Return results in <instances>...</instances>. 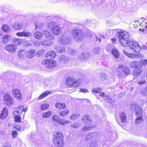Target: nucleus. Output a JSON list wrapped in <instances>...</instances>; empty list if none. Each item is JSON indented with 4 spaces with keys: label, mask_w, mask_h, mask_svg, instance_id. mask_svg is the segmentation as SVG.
<instances>
[{
    "label": "nucleus",
    "mask_w": 147,
    "mask_h": 147,
    "mask_svg": "<svg viewBox=\"0 0 147 147\" xmlns=\"http://www.w3.org/2000/svg\"><path fill=\"white\" fill-rule=\"evenodd\" d=\"M52 41H47V40H44L41 42V44L43 46H49L52 44Z\"/></svg>",
    "instance_id": "nucleus-41"
},
{
    "label": "nucleus",
    "mask_w": 147,
    "mask_h": 147,
    "mask_svg": "<svg viewBox=\"0 0 147 147\" xmlns=\"http://www.w3.org/2000/svg\"><path fill=\"white\" fill-rule=\"evenodd\" d=\"M8 115V111L7 109L5 107H4L0 115V118L1 119H5L7 117Z\"/></svg>",
    "instance_id": "nucleus-19"
},
{
    "label": "nucleus",
    "mask_w": 147,
    "mask_h": 147,
    "mask_svg": "<svg viewBox=\"0 0 147 147\" xmlns=\"http://www.w3.org/2000/svg\"><path fill=\"white\" fill-rule=\"evenodd\" d=\"M71 33L74 39L78 42L83 40L85 37L84 33L80 29H75L72 30Z\"/></svg>",
    "instance_id": "nucleus-3"
},
{
    "label": "nucleus",
    "mask_w": 147,
    "mask_h": 147,
    "mask_svg": "<svg viewBox=\"0 0 147 147\" xmlns=\"http://www.w3.org/2000/svg\"><path fill=\"white\" fill-rule=\"evenodd\" d=\"M48 28L51 30L52 34L55 35H59L60 33L61 28L60 27L57 25L53 22L49 23L48 25Z\"/></svg>",
    "instance_id": "nucleus-7"
},
{
    "label": "nucleus",
    "mask_w": 147,
    "mask_h": 147,
    "mask_svg": "<svg viewBox=\"0 0 147 147\" xmlns=\"http://www.w3.org/2000/svg\"><path fill=\"white\" fill-rule=\"evenodd\" d=\"M94 136L92 133L90 132L87 134L86 137V140L88 141L94 138Z\"/></svg>",
    "instance_id": "nucleus-39"
},
{
    "label": "nucleus",
    "mask_w": 147,
    "mask_h": 147,
    "mask_svg": "<svg viewBox=\"0 0 147 147\" xmlns=\"http://www.w3.org/2000/svg\"><path fill=\"white\" fill-rule=\"evenodd\" d=\"M137 109L135 114L137 117L135 120V123L139 124L142 122L144 121L143 118V111L142 109L140 107H138Z\"/></svg>",
    "instance_id": "nucleus-8"
},
{
    "label": "nucleus",
    "mask_w": 147,
    "mask_h": 147,
    "mask_svg": "<svg viewBox=\"0 0 147 147\" xmlns=\"http://www.w3.org/2000/svg\"><path fill=\"white\" fill-rule=\"evenodd\" d=\"M51 91H46L42 93L38 98V100H41L47 97L48 95L51 94Z\"/></svg>",
    "instance_id": "nucleus-18"
},
{
    "label": "nucleus",
    "mask_w": 147,
    "mask_h": 147,
    "mask_svg": "<svg viewBox=\"0 0 147 147\" xmlns=\"http://www.w3.org/2000/svg\"><path fill=\"white\" fill-rule=\"evenodd\" d=\"M26 52L24 49H20L18 52V55L19 59H24L26 56Z\"/></svg>",
    "instance_id": "nucleus-20"
},
{
    "label": "nucleus",
    "mask_w": 147,
    "mask_h": 147,
    "mask_svg": "<svg viewBox=\"0 0 147 147\" xmlns=\"http://www.w3.org/2000/svg\"><path fill=\"white\" fill-rule=\"evenodd\" d=\"M139 30L140 31L144 32L145 30L143 28H140L139 29Z\"/></svg>",
    "instance_id": "nucleus-56"
},
{
    "label": "nucleus",
    "mask_w": 147,
    "mask_h": 147,
    "mask_svg": "<svg viewBox=\"0 0 147 147\" xmlns=\"http://www.w3.org/2000/svg\"><path fill=\"white\" fill-rule=\"evenodd\" d=\"M62 51H62H62H59V52H60V53H61V52H62Z\"/></svg>",
    "instance_id": "nucleus-59"
},
{
    "label": "nucleus",
    "mask_w": 147,
    "mask_h": 147,
    "mask_svg": "<svg viewBox=\"0 0 147 147\" xmlns=\"http://www.w3.org/2000/svg\"><path fill=\"white\" fill-rule=\"evenodd\" d=\"M49 107V105L47 103L41 104L40 106V109L42 111L47 110Z\"/></svg>",
    "instance_id": "nucleus-35"
},
{
    "label": "nucleus",
    "mask_w": 147,
    "mask_h": 147,
    "mask_svg": "<svg viewBox=\"0 0 147 147\" xmlns=\"http://www.w3.org/2000/svg\"><path fill=\"white\" fill-rule=\"evenodd\" d=\"M80 116L79 113L73 114L69 116V118L71 120H74L78 119Z\"/></svg>",
    "instance_id": "nucleus-36"
},
{
    "label": "nucleus",
    "mask_w": 147,
    "mask_h": 147,
    "mask_svg": "<svg viewBox=\"0 0 147 147\" xmlns=\"http://www.w3.org/2000/svg\"><path fill=\"white\" fill-rule=\"evenodd\" d=\"M144 28L145 29H147V22H145V23Z\"/></svg>",
    "instance_id": "nucleus-57"
},
{
    "label": "nucleus",
    "mask_w": 147,
    "mask_h": 147,
    "mask_svg": "<svg viewBox=\"0 0 147 147\" xmlns=\"http://www.w3.org/2000/svg\"><path fill=\"white\" fill-rule=\"evenodd\" d=\"M41 63L46 68L49 69L55 67L56 65V62L54 60L49 58L44 59Z\"/></svg>",
    "instance_id": "nucleus-6"
},
{
    "label": "nucleus",
    "mask_w": 147,
    "mask_h": 147,
    "mask_svg": "<svg viewBox=\"0 0 147 147\" xmlns=\"http://www.w3.org/2000/svg\"><path fill=\"white\" fill-rule=\"evenodd\" d=\"M55 107L58 110H62L66 108V105L64 103L57 102L55 104Z\"/></svg>",
    "instance_id": "nucleus-17"
},
{
    "label": "nucleus",
    "mask_w": 147,
    "mask_h": 147,
    "mask_svg": "<svg viewBox=\"0 0 147 147\" xmlns=\"http://www.w3.org/2000/svg\"><path fill=\"white\" fill-rule=\"evenodd\" d=\"M142 72V70L140 69H137L134 70L133 74L135 76H138L141 74Z\"/></svg>",
    "instance_id": "nucleus-37"
},
{
    "label": "nucleus",
    "mask_w": 147,
    "mask_h": 147,
    "mask_svg": "<svg viewBox=\"0 0 147 147\" xmlns=\"http://www.w3.org/2000/svg\"><path fill=\"white\" fill-rule=\"evenodd\" d=\"M80 92H83L85 93L86 92H88L89 91L88 90L86 89L85 88H81L79 90Z\"/></svg>",
    "instance_id": "nucleus-49"
},
{
    "label": "nucleus",
    "mask_w": 147,
    "mask_h": 147,
    "mask_svg": "<svg viewBox=\"0 0 147 147\" xmlns=\"http://www.w3.org/2000/svg\"><path fill=\"white\" fill-rule=\"evenodd\" d=\"M139 62L140 63L139 67L141 68L142 67L143 65L147 64V60L141 59L140 60Z\"/></svg>",
    "instance_id": "nucleus-40"
},
{
    "label": "nucleus",
    "mask_w": 147,
    "mask_h": 147,
    "mask_svg": "<svg viewBox=\"0 0 147 147\" xmlns=\"http://www.w3.org/2000/svg\"><path fill=\"white\" fill-rule=\"evenodd\" d=\"M145 20L146 19L144 18H141L140 19V22L142 24L143 22H144Z\"/></svg>",
    "instance_id": "nucleus-53"
},
{
    "label": "nucleus",
    "mask_w": 147,
    "mask_h": 147,
    "mask_svg": "<svg viewBox=\"0 0 147 147\" xmlns=\"http://www.w3.org/2000/svg\"><path fill=\"white\" fill-rule=\"evenodd\" d=\"M27 109L26 108H24L23 106H20L17 108L16 111L14 112L13 113H17L19 115L22 114L23 115V119H24V117L25 113L27 111Z\"/></svg>",
    "instance_id": "nucleus-14"
},
{
    "label": "nucleus",
    "mask_w": 147,
    "mask_h": 147,
    "mask_svg": "<svg viewBox=\"0 0 147 147\" xmlns=\"http://www.w3.org/2000/svg\"><path fill=\"white\" fill-rule=\"evenodd\" d=\"M35 55V50L33 49H30L27 51L26 57L29 58H32Z\"/></svg>",
    "instance_id": "nucleus-23"
},
{
    "label": "nucleus",
    "mask_w": 147,
    "mask_h": 147,
    "mask_svg": "<svg viewBox=\"0 0 147 147\" xmlns=\"http://www.w3.org/2000/svg\"><path fill=\"white\" fill-rule=\"evenodd\" d=\"M80 82L76 80L74 77L70 76L66 78L65 81V85L68 88L72 87H77L80 86Z\"/></svg>",
    "instance_id": "nucleus-4"
},
{
    "label": "nucleus",
    "mask_w": 147,
    "mask_h": 147,
    "mask_svg": "<svg viewBox=\"0 0 147 147\" xmlns=\"http://www.w3.org/2000/svg\"><path fill=\"white\" fill-rule=\"evenodd\" d=\"M52 119L54 122L57 123L59 121V118L58 116L55 115L53 116Z\"/></svg>",
    "instance_id": "nucleus-44"
},
{
    "label": "nucleus",
    "mask_w": 147,
    "mask_h": 147,
    "mask_svg": "<svg viewBox=\"0 0 147 147\" xmlns=\"http://www.w3.org/2000/svg\"><path fill=\"white\" fill-rule=\"evenodd\" d=\"M81 120L83 123L87 124H91L92 122V120L90 119L88 115H84L82 117Z\"/></svg>",
    "instance_id": "nucleus-16"
},
{
    "label": "nucleus",
    "mask_w": 147,
    "mask_h": 147,
    "mask_svg": "<svg viewBox=\"0 0 147 147\" xmlns=\"http://www.w3.org/2000/svg\"><path fill=\"white\" fill-rule=\"evenodd\" d=\"M139 62L137 61L131 62L129 63V66L130 67L133 69L137 68L139 65Z\"/></svg>",
    "instance_id": "nucleus-25"
},
{
    "label": "nucleus",
    "mask_w": 147,
    "mask_h": 147,
    "mask_svg": "<svg viewBox=\"0 0 147 147\" xmlns=\"http://www.w3.org/2000/svg\"><path fill=\"white\" fill-rule=\"evenodd\" d=\"M119 43L123 46H128L135 53H138L141 50L139 44L137 42L129 39L128 33L122 30L117 32Z\"/></svg>",
    "instance_id": "nucleus-1"
},
{
    "label": "nucleus",
    "mask_w": 147,
    "mask_h": 147,
    "mask_svg": "<svg viewBox=\"0 0 147 147\" xmlns=\"http://www.w3.org/2000/svg\"><path fill=\"white\" fill-rule=\"evenodd\" d=\"M136 53V54L134 53H128L125 51H123V53L128 57L131 58H141L143 57V55L142 54L139 53Z\"/></svg>",
    "instance_id": "nucleus-13"
},
{
    "label": "nucleus",
    "mask_w": 147,
    "mask_h": 147,
    "mask_svg": "<svg viewBox=\"0 0 147 147\" xmlns=\"http://www.w3.org/2000/svg\"><path fill=\"white\" fill-rule=\"evenodd\" d=\"M43 34L44 36L48 39L51 40H53L54 37L47 30H44L43 32Z\"/></svg>",
    "instance_id": "nucleus-22"
},
{
    "label": "nucleus",
    "mask_w": 147,
    "mask_h": 147,
    "mask_svg": "<svg viewBox=\"0 0 147 147\" xmlns=\"http://www.w3.org/2000/svg\"><path fill=\"white\" fill-rule=\"evenodd\" d=\"M70 121L69 120H67L64 119H61L59 118L58 123L59 125H63L65 124H68L69 123Z\"/></svg>",
    "instance_id": "nucleus-34"
},
{
    "label": "nucleus",
    "mask_w": 147,
    "mask_h": 147,
    "mask_svg": "<svg viewBox=\"0 0 147 147\" xmlns=\"http://www.w3.org/2000/svg\"><path fill=\"white\" fill-rule=\"evenodd\" d=\"M102 91L101 88H94L92 90V92L96 93H99Z\"/></svg>",
    "instance_id": "nucleus-42"
},
{
    "label": "nucleus",
    "mask_w": 147,
    "mask_h": 147,
    "mask_svg": "<svg viewBox=\"0 0 147 147\" xmlns=\"http://www.w3.org/2000/svg\"><path fill=\"white\" fill-rule=\"evenodd\" d=\"M22 128V127L20 125H16L14 128V129H16L18 131H20L21 130Z\"/></svg>",
    "instance_id": "nucleus-46"
},
{
    "label": "nucleus",
    "mask_w": 147,
    "mask_h": 147,
    "mask_svg": "<svg viewBox=\"0 0 147 147\" xmlns=\"http://www.w3.org/2000/svg\"><path fill=\"white\" fill-rule=\"evenodd\" d=\"M5 103L7 105H12L14 101L12 97L8 93L5 94L3 98Z\"/></svg>",
    "instance_id": "nucleus-12"
},
{
    "label": "nucleus",
    "mask_w": 147,
    "mask_h": 147,
    "mask_svg": "<svg viewBox=\"0 0 147 147\" xmlns=\"http://www.w3.org/2000/svg\"><path fill=\"white\" fill-rule=\"evenodd\" d=\"M16 35L19 37H28L30 35V33L25 31L22 32H19L16 33Z\"/></svg>",
    "instance_id": "nucleus-21"
},
{
    "label": "nucleus",
    "mask_w": 147,
    "mask_h": 147,
    "mask_svg": "<svg viewBox=\"0 0 147 147\" xmlns=\"http://www.w3.org/2000/svg\"><path fill=\"white\" fill-rule=\"evenodd\" d=\"M1 29L4 32H8L10 31V28L7 24H3L1 26Z\"/></svg>",
    "instance_id": "nucleus-27"
},
{
    "label": "nucleus",
    "mask_w": 147,
    "mask_h": 147,
    "mask_svg": "<svg viewBox=\"0 0 147 147\" xmlns=\"http://www.w3.org/2000/svg\"><path fill=\"white\" fill-rule=\"evenodd\" d=\"M69 113V110L65 109L60 111L59 112V115L60 117H64L66 115H68Z\"/></svg>",
    "instance_id": "nucleus-33"
},
{
    "label": "nucleus",
    "mask_w": 147,
    "mask_h": 147,
    "mask_svg": "<svg viewBox=\"0 0 147 147\" xmlns=\"http://www.w3.org/2000/svg\"><path fill=\"white\" fill-rule=\"evenodd\" d=\"M41 63L46 68L49 69L55 67L56 65V62L54 60L49 58L44 59Z\"/></svg>",
    "instance_id": "nucleus-5"
},
{
    "label": "nucleus",
    "mask_w": 147,
    "mask_h": 147,
    "mask_svg": "<svg viewBox=\"0 0 147 147\" xmlns=\"http://www.w3.org/2000/svg\"><path fill=\"white\" fill-rule=\"evenodd\" d=\"M52 142L56 147H63L65 145L64 136L61 131H55L53 133Z\"/></svg>",
    "instance_id": "nucleus-2"
},
{
    "label": "nucleus",
    "mask_w": 147,
    "mask_h": 147,
    "mask_svg": "<svg viewBox=\"0 0 147 147\" xmlns=\"http://www.w3.org/2000/svg\"><path fill=\"white\" fill-rule=\"evenodd\" d=\"M37 27H38V26H37L36 25V28H37Z\"/></svg>",
    "instance_id": "nucleus-60"
},
{
    "label": "nucleus",
    "mask_w": 147,
    "mask_h": 147,
    "mask_svg": "<svg viewBox=\"0 0 147 147\" xmlns=\"http://www.w3.org/2000/svg\"><path fill=\"white\" fill-rule=\"evenodd\" d=\"M93 125H92L89 126H85L81 128V130L82 132H84L90 130L94 128Z\"/></svg>",
    "instance_id": "nucleus-30"
},
{
    "label": "nucleus",
    "mask_w": 147,
    "mask_h": 147,
    "mask_svg": "<svg viewBox=\"0 0 147 147\" xmlns=\"http://www.w3.org/2000/svg\"><path fill=\"white\" fill-rule=\"evenodd\" d=\"M49 57L51 58H54L56 57V55L54 51H50L47 53L45 55L46 57Z\"/></svg>",
    "instance_id": "nucleus-28"
},
{
    "label": "nucleus",
    "mask_w": 147,
    "mask_h": 147,
    "mask_svg": "<svg viewBox=\"0 0 147 147\" xmlns=\"http://www.w3.org/2000/svg\"><path fill=\"white\" fill-rule=\"evenodd\" d=\"M107 102L109 103H112L113 102V100L112 98H108L107 99Z\"/></svg>",
    "instance_id": "nucleus-51"
},
{
    "label": "nucleus",
    "mask_w": 147,
    "mask_h": 147,
    "mask_svg": "<svg viewBox=\"0 0 147 147\" xmlns=\"http://www.w3.org/2000/svg\"><path fill=\"white\" fill-rule=\"evenodd\" d=\"M17 49L16 46L12 44L7 45L5 47V49L10 53L15 52Z\"/></svg>",
    "instance_id": "nucleus-15"
},
{
    "label": "nucleus",
    "mask_w": 147,
    "mask_h": 147,
    "mask_svg": "<svg viewBox=\"0 0 147 147\" xmlns=\"http://www.w3.org/2000/svg\"><path fill=\"white\" fill-rule=\"evenodd\" d=\"M27 46H30V45H27Z\"/></svg>",
    "instance_id": "nucleus-62"
},
{
    "label": "nucleus",
    "mask_w": 147,
    "mask_h": 147,
    "mask_svg": "<svg viewBox=\"0 0 147 147\" xmlns=\"http://www.w3.org/2000/svg\"><path fill=\"white\" fill-rule=\"evenodd\" d=\"M34 37L37 39H41L43 37L42 33L38 31H36L34 34Z\"/></svg>",
    "instance_id": "nucleus-24"
},
{
    "label": "nucleus",
    "mask_w": 147,
    "mask_h": 147,
    "mask_svg": "<svg viewBox=\"0 0 147 147\" xmlns=\"http://www.w3.org/2000/svg\"><path fill=\"white\" fill-rule=\"evenodd\" d=\"M101 40L99 38V42H100V41H101Z\"/></svg>",
    "instance_id": "nucleus-58"
},
{
    "label": "nucleus",
    "mask_w": 147,
    "mask_h": 147,
    "mask_svg": "<svg viewBox=\"0 0 147 147\" xmlns=\"http://www.w3.org/2000/svg\"><path fill=\"white\" fill-rule=\"evenodd\" d=\"M140 47L141 48V50L142 49V50H146L147 49V47L145 45H143L142 46V47Z\"/></svg>",
    "instance_id": "nucleus-52"
},
{
    "label": "nucleus",
    "mask_w": 147,
    "mask_h": 147,
    "mask_svg": "<svg viewBox=\"0 0 147 147\" xmlns=\"http://www.w3.org/2000/svg\"><path fill=\"white\" fill-rule=\"evenodd\" d=\"M22 24L18 22H15L13 25V28L16 30H19L22 27Z\"/></svg>",
    "instance_id": "nucleus-26"
},
{
    "label": "nucleus",
    "mask_w": 147,
    "mask_h": 147,
    "mask_svg": "<svg viewBox=\"0 0 147 147\" xmlns=\"http://www.w3.org/2000/svg\"><path fill=\"white\" fill-rule=\"evenodd\" d=\"M100 95L102 97H104L105 96V93L104 92H102L100 94Z\"/></svg>",
    "instance_id": "nucleus-55"
},
{
    "label": "nucleus",
    "mask_w": 147,
    "mask_h": 147,
    "mask_svg": "<svg viewBox=\"0 0 147 147\" xmlns=\"http://www.w3.org/2000/svg\"><path fill=\"white\" fill-rule=\"evenodd\" d=\"M146 81L145 80L141 81L138 82V84L139 85L143 84L146 83Z\"/></svg>",
    "instance_id": "nucleus-50"
},
{
    "label": "nucleus",
    "mask_w": 147,
    "mask_h": 147,
    "mask_svg": "<svg viewBox=\"0 0 147 147\" xmlns=\"http://www.w3.org/2000/svg\"><path fill=\"white\" fill-rule=\"evenodd\" d=\"M13 115H14L13 118L14 121L16 123H21L22 122L21 117L19 115H17L14 113Z\"/></svg>",
    "instance_id": "nucleus-29"
},
{
    "label": "nucleus",
    "mask_w": 147,
    "mask_h": 147,
    "mask_svg": "<svg viewBox=\"0 0 147 147\" xmlns=\"http://www.w3.org/2000/svg\"><path fill=\"white\" fill-rule=\"evenodd\" d=\"M52 114V112L50 111H48L45 112L42 115V117L43 118H47L50 117Z\"/></svg>",
    "instance_id": "nucleus-38"
},
{
    "label": "nucleus",
    "mask_w": 147,
    "mask_h": 147,
    "mask_svg": "<svg viewBox=\"0 0 147 147\" xmlns=\"http://www.w3.org/2000/svg\"><path fill=\"white\" fill-rule=\"evenodd\" d=\"M111 53L115 58L118 59L119 58L120 54L118 51L116 49H112L111 51Z\"/></svg>",
    "instance_id": "nucleus-32"
},
{
    "label": "nucleus",
    "mask_w": 147,
    "mask_h": 147,
    "mask_svg": "<svg viewBox=\"0 0 147 147\" xmlns=\"http://www.w3.org/2000/svg\"><path fill=\"white\" fill-rule=\"evenodd\" d=\"M11 135L12 137L13 138H15L18 136V132L16 130H13L11 132Z\"/></svg>",
    "instance_id": "nucleus-45"
},
{
    "label": "nucleus",
    "mask_w": 147,
    "mask_h": 147,
    "mask_svg": "<svg viewBox=\"0 0 147 147\" xmlns=\"http://www.w3.org/2000/svg\"><path fill=\"white\" fill-rule=\"evenodd\" d=\"M119 115L120 121L119 120V118L117 119L115 117V118L118 124L119 125L122 126L123 123H125L126 121V115L125 113L121 112L119 113Z\"/></svg>",
    "instance_id": "nucleus-11"
},
{
    "label": "nucleus",
    "mask_w": 147,
    "mask_h": 147,
    "mask_svg": "<svg viewBox=\"0 0 147 147\" xmlns=\"http://www.w3.org/2000/svg\"><path fill=\"white\" fill-rule=\"evenodd\" d=\"M135 24H134V26L135 28H137L140 25V23H139L138 21L136 20L135 22Z\"/></svg>",
    "instance_id": "nucleus-48"
},
{
    "label": "nucleus",
    "mask_w": 147,
    "mask_h": 147,
    "mask_svg": "<svg viewBox=\"0 0 147 147\" xmlns=\"http://www.w3.org/2000/svg\"><path fill=\"white\" fill-rule=\"evenodd\" d=\"M111 41L112 43H115L116 41V39L115 38H112L111 39Z\"/></svg>",
    "instance_id": "nucleus-54"
},
{
    "label": "nucleus",
    "mask_w": 147,
    "mask_h": 147,
    "mask_svg": "<svg viewBox=\"0 0 147 147\" xmlns=\"http://www.w3.org/2000/svg\"><path fill=\"white\" fill-rule=\"evenodd\" d=\"M121 70H122L124 74L126 76H127L130 74V69L127 66L120 65L118 67V68L117 70V72L119 76H121Z\"/></svg>",
    "instance_id": "nucleus-9"
},
{
    "label": "nucleus",
    "mask_w": 147,
    "mask_h": 147,
    "mask_svg": "<svg viewBox=\"0 0 147 147\" xmlns=\"http://www.w3.org/2000/svg\"><path fill=\"white\" fill-rule=\"evenodd\" d=\"M12 93L13 96L19 100H21L23 96L20 90L17 88L13 89L12 91Z\"/></svg>",
    "instance_id": "nucleus-10"
},
{
    "label": "nucleus",
    "mask_w": 147,
    "mask_h": 147,
    "mask_svg": "<svg viewBox=\"0 0 147 147\" xmlns=\"http://www.w3.org/2000/svg\"><path fill=\"white\" fill-rule=\"evenodd\" d=\"M3 147H11V146H8V147H7V146H4Z\"/></svg>",
    "instance_id": "nucleus-61"
},
{
    "label": "nucleus",
    "mask_w": 147,
    "mask_h": 147,
    "mask_svg": "<svg viewBox=\"0 0 147 147\" xmlns=\"http://www.w3.org/2000/svg\"><path fill=\"white\" fill-rule=\"evenodd\" d=\"M13 42L15 44V45H20L23 42V39L22 38L13 39Z\"/></svg>",
    "instance_id": "nucleus-31"
},
{
    "label": "nucleus",
    "mask_w": 147,
    "mask_h": 147,
    "mask_svg": "<svg viewBox=\"0 0 147 147\" xmlns=\"http://www.w3.org/2000/svg\"><path fill=\"white\" fill-rule=\"evenodd\" d=\"M79 125L77 123H74L71 125V127L75 129H77L79 127Z\"/></svg>",
    "instance_id": "nucleus-47"
},
{
    "label": "nucleus",
    "mask_w": 147,
    "mask_h": 147,
    "mask_svg": "<svg viewBox=\"0 0 147 147\" xmlns=\"http://www.w3.org/2000/svg\"><path fill=\"white\" fill-rule=\"evenodd\" d=\"M10 37V36L9 35H6L3 36L2 38L3 42H7Z\"/></svg>",
    "instance_id": "nucleus-43"
}]
</instances>
